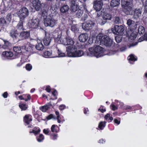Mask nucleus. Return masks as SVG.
Segmentation results:
<instances>
[{
    "instance_id": "obj_1",
    "label": "nucleus",
    "mask_w": 147,
    "mask_h": 147,
    "mask_svg": "<svg viewBox=\"0 0 147 147\" xmlns=\"http://www.w3.org/2000/svg\"><path fill=\"white\" fill-rule=\"evenodd\" d=\"M103 48L99 46H97L90 48L87 55L90 57L95 56L97 58H99L103 56Z\"/></svg>"
},
{
    "instance_id": "obj_2",
    "label": "nucleus",
    "mask_w": 147,
    "mask_h": 147,
    "mask_svg": "<svg viewBox=\"0 0 147 147\" xmlns=\"http://www.w3.org/2000/svg\"><path fill=\"white\" fill-rule=\"evenodd\" d=\"M112 40L107 35L103 36L102 34H99L96 37V43L103 44L106 46L109 47L111 45Z\"/></svg>"
},
{
    "instance_id": "obj_3",
    "label": "nucleus",
    "mask_w": 147,
    "mask_h": 147,
    "mask_svg": "<svg viewBox=\"0 0 147 147\" xmlns=\"http://www.w3.org/2000/svg\"><path fill=\"white\" fill-rule=\"evenodd\" d=\"M67 56L69 57H80L83 54V52L81 50H78L75 45L66 47Z\"/></svg>"
},
{
    "instance_id": "obj_4",
    "label": "nucleus",
    "mask_w": 147,
    "mask_h": 147,
    "mask_svg": "<svg viewBox=\"0 0 147 147\" xmlns=\"http://www.w3.org/2000/svg\"><path fill=\"white\" fill-rule=\"evenodd\" d=\"M67 56L69 57H80L83 54V52L81 50H78L75 45L66 47Z\"/></svg>"
},
{
    "instance_id": "obj_5",
    "label": "nucleus",
    "mask_w": 147,
    "mask_h": 147,
    "mask_svg": "<svg viewBox=\"0 0 147 147\" xmlns=\"http://www.w3.org/2000/svg\"><path fill=\"white\" fill-rule=\"evenodd\" d=\"M127 24L131 28L130 32H128L127 34L130 38L131 39L134 40L136 38L137 35L133 32L131 30H134L136 28L137 24L134 21L129 19L127 20Z\"/></svg>"
},
{
    "instance_id": "obj_6",
    "label": "nucleus",
    "mask_w": 147,
    "mask_h": 147,
    "mask_svg": "<svg viewBox=\"0 0 147 147\" xmlns=\"http://www.w3.org/2000/svg\"><path fill=\"white\" fill-rule=\"evenodd\" d=\"M122 5L124 8V11L126 14L129 15L132 13L133 5L131 0H122Z\"/></svg>"
},
{
    "instance_id": "obj_7",
    "label": "nucleus",
    "mask_w": 147,
    "mask_h": 147,
    "mask_svg": "<svg viewBox=\"0 0 147 147\" xmlns=\"http://www.w3.org/2000/svg\"><path fill=\"white\" fill-rule=\"evenodd\" d=\"M57 52L55 54H52L51 51H46L43 53V55L45 58L49 57L55 58L56 57H63L65 56L64 53H62L61 51L59 49H57Z\"/></svg>"
},
{
    "instance_id": "obj_8",
    "label": "nucleus",
    "mask_w": 147,
    "mask_h": 147,
    "mask_svg": "<svg viewBox=\"0 0 147 147\" xmlns=\"http://www.w3.org/2000/svg\"><path fill=\"white\" fill-rule=\"evenodd\" d=\"M57 21L53 17L48 16L44 20V24L46 26L54 27L57 23Z\"/></svg>"
},
{
    "instance_id": "obj_9",
    "label": "nucleus",
    "mask_w": 147,
    "mask_h": 147,
    "mask_svg": "<svg viewBox=\"0 0 147 147\" xmlns=\"http://www.w3.org/2000/svg\"><path fill=\"white\" fill-rule=\"evenodd\" d=\"M40 20L38 18L32 19L28 22L27 26L30 28L36 29L40 25Z\"/></svg>"
},
{
    "instance_id": "obj_10",
    "label": "nucleus",
    "mask_w": 147,
    "mask_h": 147,
    "mask_svg": "<svg viewBox=\"0 0 147 147\" xmlns=\"http://www.w3.org/2000/svg\"><path fill=\"white\" fill-rule=\"evenodd\" d=\"M123 27L122 25H115L114 28L112 29V32L116 35H123Z\"/></svg>"
},
{
    "instance_id": "obj_11",
    "label": "nucleus",
    "mask_w": 147,
    "mask_h": 147,
    "mask_svg": "<svg viewBox=\"0 0 147 147\" xmlns=\"http://www.w3.org/2000/svg\"><path fill=\"white\" fill-rule=\"evenodd\" d=\"M95 24V23L93 21L90 20H88L83 23L82 28L85 30H88L92 29Z\"/></svg>"
},
{
    "instance_id": "obj_12",
    "label": "nucleus",
    "mask_w": 147,
    "mask_h": 147,
    "mask_svg": "<svg viewBox=\"0 0 147 147\" xmlns=\"http://www.w3.org/2000/svg\"><path fill=\"white\" fill-rule=\"evenodd\" d=\"M28 9L26 7H23L19 11L18 15L20 19L23 20L28 15Z\"/></svg>"
},
{
    "instance_id": "obj_13",
    "label": "nucleus",
    "mask_w": 147,
    "mask_h": 147,
    "mask_svg": "<svg viewBox=\"0 0 147 147\" xmlns=\"http://www.w3.org/2000/svg\"><path fill=\"white\" fill-rule=\"evenodd\" d=\"M74 42L73 39L70 37L67 36L65 37L64 39L63 45H68L67 47H71L73 46Z\"/></svg>"
},
{
    "instance_id": "obj_14",
    "label": "nucleus",
    "mask_w": 147,
    "mask_h": 147,
    "mask_svg": "<svg viewBox=\"0 0 147 147\" xmlns=\"http://www.w3.org/2000/svg\"><path fill=\"white\" fill-rule=\"evenodd\" d=\"M94 8L97 11H99L102 8L103 5L102 0H96L94 2Z\"/></svg>"
},
{
    "instance_id": "obj_15",
    "label": "nucleus",
    "mask_w": 147,
    "mask_h": 147,
    "mask_svg": "<svg viewBox=\"0 0 147 147\" xmlns=\"http://www.w3.org/2000/svg\"><path fill=\"white\" fill-rule=\"evenodd\" d=\"M24 121L26 125H28V128L31 127L32 125L30 124L32 121V117L30 115H26L24 118Z\"/></svg>"
},
{
    "instance_id": "obj_16",
    "label": "nucleus",
    "mask_w": 147,
    "mask_h": 147,
    "mask_svg": "<svg viewBox=\"0 0 147 147\" xmlns=\"http://www.w3.org/2000/svg\"><path fill=\"white\" fill-rule=\"evenodd\" d=\"M10 36L12 37L14 40L16 41H18L19 38V36L17 30L15 29L11 30L9 33Z\"/></svg>"
},
{
    "instance_id": "obj_17",
    "label": "nucleus",
    "mask_w": 147,
    "mask_h": 147,
    "mask_svg": "<svg viewBox=\"0 0 147 147\" xmlns=\"http://www.w3.org/2000/svg\"><path fill=\"white\" fill-rule=\"evenodd\" d=\"M33 7L37 11H39L41 8V3L39 0H34L32 1Z\"/></svg>"
},
{
    "instance_id": "obj_18",
    "label": "nucleus",
    "mask_w": 147,
    "mask_h": 147,
    "mask_svg": "<svg viewBox=\"0 0 147 147\" xmlns=\"http://www.w3.org/2000/svg\"><path fill=\"white\" fill-rule=\"evenodd\" d=\"M30 36V33L28 31H24L20 33L19 36L18 41L28 38Z\"/></svg>"
},
{
    "instance_id": "obj_19",
    "label": "nucleus",
    "mask_w": 147,
    "mask_h": 147,
    "mask_svg": "<svg viewBox=\"0 0 147 147\" xmlns=\"http://www.w3.org/2000/svg\"><path fill=\"white\" fill-rule=\"evenodd\" d=\"M70 9L71 11L75 12L78 9V5L74 0H72L70 3Z\"/></svg>"
},
{
    "instance_id": "obj_20",
    "label": "nucleus",
    "mask_w": 147,
    "mask_h": 147,
    "mask_svg": "<svg viewBox=\"0 0 147 147\" xmlns=\"http://www.w3.org/2000/svg\"><path fill=\"white\" fill-rule=\"evenodd\" d=\"M142 9H136L134 11L133 18L134 19H137L141 15Z\"/></svg>"
},
{
    "instance_id": "obj_21",
    "label": "nucleus",
    "mask_w": 147,
    "mask_h": 147,
    "mask_svg": "<svg viewBox=\"0 0 147 147\" xmlns=\"http://www.w3.org/2000/svg\"><path fill=\"white\" fill-rule=\"evenodd\" d=\"M88 35L87 34H82L79 37V40L82 42H85L88 39Z\"/></svg>"
},
{
    "instance_id": "obj_22",
    "label": "nucleus",
    "mask_w": 147,
    "mask_h": 147,
    "mask_svg": "<svg viewBox=\"0 0 147 147\" xmlns=\"http://www.w3.org/2000/svg\"><path fill=\"white\" fill-rule=\"evenodd\" d=\"M26 47L25 46H23L21 47H15L13 48V50L16 53H20L22 52L23 49H25Z\"/></svg>"
},
{
    "instance_id": "obj_23",
    "label": "nucleus",
    "mask_w": 147,
    "mask_h": 147,
    "mask_svg": "<svg viewBox=\"0 0 147 147\" xmlns=\"http://www.w3.org/2000/svg\"><path fill=\"white\" fill-rule=\"evenodd\" d=\"M35 48L37 50L42 51L44 49V46L42 42L39 40L37 41V43L36 45Z\"/></svg>"
},
{
    "instance_id": "obj_24",
    "label": "nucleus",
    "mask_w": 147,
    "mask_h": 147,
    "mask_svg": "<svg viewBox=\"0 0 147 147\" xmlns=\"http://www.w3.org/2000/svg\"><path fill=\"white\" fill-rule=\"evenodd\" d=\"M65 36L60 35H58V37L55 38V42L59 44H62L63 45V42Z\"/></svg>"
},
{
    "instance_id": "obj_25",
    "label": "nucleus",
    "mask_w": 147,
    "mask_h": 147,
    "mask_svg": "<svg viewBox=\"0 0 147 147\" xmlns=\"http://www.w3.org/2000/svg\"><path fill=\"white\" fill-rule=\"evenodd\" d=\"M127 59L130 64H133L134 62L137 60V58L134 55L131 54L128 57Z\"/></svg>"
},
{
    "instance_id": "obj_26",
    "label": "nucleus",
    "mask_w": 147,
    "mask_h": 147,
    "mask_svg": "<svg viewBox=\"0 0 147 147\" xmlns=\"http://www.w3.org/2000/svg\"><path fill=\"white\" fill-rule=\"evenodd\" d=\"M51 41V37L47 36H45L43 40L45 45L47 46L50 44Z\"/></svg>"
},
{
    "instance_id": "obj_27",
    "label": "nucleus",
    "mask_w": 147,
    "mask_h": 147,
    "mask_svg": "<svg viewBox=\"0 0 147 147\" xmlns=\"http://www.w3.org/2000/svg\"><path fill=\"white\" fill-rule=\"evenodd\" d=\"M3 56L6 57H11L13 55V54L11 51H5L2 53Z\"/></svg>"
},
{
    "instance_id": "obj_28",
    "label": "nucleus",
    "mask_w": 147,
    "mask_h": 147,
    "mask_svg": "<svg viewBox=\"0 0 147 147\" xmlns=\"http://www.w3.org/2000/svg\"><path fill=\"white\" fill-rule=\"evenodd\" d=\"M102 18L105 20H110L112 18V16L109 13H105L102 15Z\"/></svg>"
},
{
    "instance_id": "obj_29",
    "label": "nucleus",
    "mask_w": 147,
    "mask_h": 147,
    "mask_svg": "<svg viewBox=\"0 0 147 147\" xmlns=\"http://www.w3.org/2000/svg\"><path fill=\"white\" fill-rule=\"evenodd\" d=\"M120 0H112L111 6L113 7H116L120 4Z\"/></svg>"
},
{
    "instance_id": "obj_30",
    "label": "nucleus",
    "mask_w": 147,
    "mask_h": 147,
    "mask_svg": "<svg viewBox=\"0 0 147 147\" xmlns=\"http://www.w3.org/2000/svg\"><path fill=\"white\" fill-rule=\"evenodd\" d=\"M12 16L11 13H9L6 16L5 19L7 21V23L8 24L10 23L11 20Z\"/></svg>"
},
{
    "instance_id": "obj_31",
    "label": "nucleus",
    "mask_w": 147,
    "mask_h": 147,
    "mask_svg": "<svg viewBox=\"0 0 147 147\" xmlns=\"http://www.w3.org/2000/svg\"><path fill=\"white\" fill-rule=\"evenodd\" d=\"M69 9V6L67 5H65L61 7L60 11L64 13L67 11Z\"/></svg>"
},
{
    "instance_id": "obj_32",
    "label": "nucleus",
    "mask_w": 147,
    "mask_h": 147,
    "mask_svg": "<svg viewBox=\"0 0 147 147\" xmlns=\"http://www.w3.org/2000/svg\"><path fill=\"white\" fill-rule=\"evenodd\" d=\"M106 122L105 121H101L98 124V127L101 130L103 129L106 125Z\"/></svg>"
},
{
    "instance_id": "obj_33",
    "label": "nucleus",
    "mask_w": 147,
    "mask_h": 147,
    "mask_svg": "<svg viewBox=\"0 0 147 147\" xmlns=\"http://www.w3.org/2000/svg\"><path fill=\"white\" fill-rule=\"evenodd\" d=\"M34 47V46L33 47L29 46L28 48V50H27V51L29 52L31 54H33L35 53L36 52Z\"/></svg>"
},
{
    "instance_id": "obj_34",
    "label": "nucleus",
    "mask_w": 147,
    "mask_h": 147,
    "mask_svg": "<svg viewBox=\"0 0 147 147\" xmlns=\"http://www.w3.org/2000/svg\"><path fill=\"white\" fill-rule=\"evenodd\" d=\"M40 12L42 16H43L44 17H47L48 16H47L48 15L47 11L44 8L42 9L41 10Z\"/></svg>"
},
{
    "instance_id": "obj_35",
    "label": "nucleus",
    "mask_w": 147,
    "mask_h": 147,
    "mask_svg": "<svg viewBox=\"0 0 147 147\" xmlns=\"http://www.w3.org/2000/svg\"><path fill=\"white\" fill-rule=\"evenodd\" d=\"M40 131V129L38 127H35L34 129L32 130V131H30V133H33L35 134H37L39 133Z\"/></svg>"
},
{
    "instance_id": "obj_36",
    "label": "nucleus",
    "mask_w": 147,
    "mask_h": 147,
    "mask_svg": "<svg viewBox=\"0 0 147 147\" xmlns=\"http://www.w3.org/2000/svg\"><path fill=\"white\" fill-rule=\"evenodd\" d=\"M105 119L108 121L109 122H111L113 120V118L110 117V115L109 114H107L105 117Z\"/></svg>"
},
{
    "instance_id": "obj_37",
    "label": "nucleus",
    "mask_w": 147,
    "mask_h": 147,
    "mask_svg": "<svg viewBox=\"0 0 147 147\" xmlns=\"http://www.w3.org/2000/svg\"><path fill=\"white\" fill-rule=\"evenodd\" d=\"M36 139L38 142H41L44 140V137L42 134H40L38 136L36 137Z\"/></svg>"
},
{
    "instance_id": "obj_38",
    "label": "nucleus",
    "mask_w": 147,
    "mask_h": 147,
    "mask_svg": "<svg viewBox=\"0 0 147 147\" xmlns=\"http://www.w3.org/2000/svg\"><path fill=\"white\" fill-rule=\"evenodd\" d=\"M138 32L140 34H143L145 32V29L142 26H140L138 28Z\"/></svg>"
},
{
    "instance_id": "obj_39",
    "label": "nucleus",
    "mask_w": 147,
    "mask_h": 147,
    "mask_svg": "<svg viewBox=\"0 0 147 147\" xmlns=\"http://www.w3.org/2000/svg\"><path fill=\"white\" fill-rule=\"evenodd\" d=\"M49 108L48 105H45L40 108V109L43 112H46Z\"/></svg>"
},
{
    "instance_id": "obj_40",
    "label": "nucleus",
    "mask_w": 147,
    "mask_h": 147,
    "mask_svg": "<svg viewBox=\"0 0 147 147\" xmlns=\"http://www.w3.org/2000/svg\"><path fill=\"white\" fill-rule=\"evenodd\" d=\"M4 45H3V47L5 49H7L8 47L10 46L11 44L7 41L6 40H4Z\"/></svg>"
},
{
    "instance_id": "obj_41",
    "label": "nucleus",
    "mask_w": 147,
    "mask_h": 147,
    "mask_svg": "<svg viewBox=\"0 0 147 147\" xmlns=\"http://www.w3.org/2000/svg\"><path fill=\"white\" fill-rule=\"evenodd\" d=\"M0 23H1L4 26L8 25V24L7 23L5 18H0Z\"/></svg>"
},
{
    "instance_id": "obj_42",
    "label": "nucleus",
    "mask_w": 147,
    "mask_h": 147,
    "mask_svg": "<svg viewBox=\"0 0 147 147\" xmlns=\"http://www.w3.org/2000/svg\"><path fill=\"white\" fill-rule=\"evenodd\" d=\"M19 107L22 110H25L27 108V106L24 103L20 104L19 105Z\"/></svg>"
},
{
    "instance_id": "obj_43",
    "label": "nucleus",
    "mask_w": 147,
    "mask_h": 147,
    "mask_svg": "<svg viewBox=\"0 0 147 147\" xmlns=\"http://www.w3.org/2000/svg\"><path fill=\"white\" fill-rule=\"evenodd\" d=\"M17 28L19 30L23 29V22L21 21L19 22L17 26Z\"/></svg>"
},
{
    "instance_id": "obj_44",
    "label": "nucleus",
    "mask_w": 147,
    "mask_h": 147,
    "mask_svg": "<svg viewBox=\"0 0 147 147\" xmlns=\"http://www.w3.org/2000/svg\"><path fill=\"white\" fill-rule=\"evenodd\" d=\"M58 126L55 125H53L51 127V131L53 132H57V128Z\"/></svg>"
},
{
    "instance_id": "obj_45",
    "label": "nucleus",
    "mask_w": 147,
    "mask_h": 147,
    "mask_svg": "<svg viewBox=\"0 0 147 147\" xmlns=\"http://www.w3.org/2000/svg\"><path fill=\"white\" fill-rule=\"evenodd\" d=\"M114 22L115 24H119L121 22V19L118 17H115Z\"/></svg>"
},
{
    "instance_id": "obj_46",
    "label": "nucleus",
    "mask_w": 147,
    "mask_h": 147,
    "mask_svg": "<svg viewBox=\"0 0 147 147\" xmlns=\"http://www.w3.org/2000/svg\"><path fill=\"white\" fill-rule=\"evenodd\" d=\"M77 11L76 15L78 18H79L80 17L82 16L83 13V11L80 9H79Z\"/></svg>"
},
{
    "instance_id": "obj_47",
    "label": "nucleus",
    "mask_w": 147,
    "mask_h": 147,
    "mask_svg": "<svg viewBox=\"0 0 147 147\" xmlns=\"http://www.w3.org/2000/svg\"><path fill=\"white\" fill-rule=\"evenodd\" d=\"M26 68L27 71H30L32 68V65L30 64H27L26 66Z\"/></svg>"
},
{
    "instance_id": "obj_48",
    "label": "nucleus",
    "mask_w": 147,
    "mask_h": 147,
    "mask_svg": "<svg viewBox=\"0 0 147 147\" xmlns=\"http://www.w3.org/2000/svg\"><path fill=\"white\" fill-rule=\"evenodd\" d=\"M115 39L116 42L119 43L121 42L122 40V37L121 36H117L115 37Z\"/></svg>"
},
{
    "instance_id": "obj_49",
    "label": "nucleus",
    "mask_w": 147,
    "mask_h": 147,
    "mask_svg": "<svg viewBox=\"0 0 147 147\" xmlns=\"http://www.w3.org/2000/svg\"><path fill=\"white\" fill-rule=\"evenodd\" d=\"M55 114L56 115H57V122L59 123H60L61 122V121L60 120V116L59 115V112L57 111H55Z\"/></svg>"
},
{
    "instance_id": "obj_50",
    "label": "nucleus",
    "mask_w": 147,
    "mask_h": 147,
    "mask_svg": "<svg viewBox=\"0 0 147 147\" xmlns=\"http://www.w3.org/2000/svg\"><path fill=\"white\" fill-rule=\"evenodd\" d=\"M71 30L73 32H75L78 31V28L76 25H73L71 27Z\"/></svg>"
},
{
    "instance_id": "obj_51",
    "label": "nucleus",
    "mask_w": 147,
    "mask_h": 147,
    "mask_svg": "<svg viewBox=\"0 0 147 147\" xmlns=\"http://www.w3.org/2000/svg\"><path fill=\"white\" fill-rule=\"evenodd\" d=\"M97 21L101 25H103L105 23V22H103L101 19L99 18H98Z\"/></svg>"
},
{
    "instance_id": "obj_52",
    "label": "nucleus",
    "mask_w": 147,
    "mask_h": 147,
    "mask_svg": "<svg viewBox=\"0 0 147 147\" xmlns=\"http://www.w3.org/2000/svg\"><path fill=\"white\" fill-rule=\"evenodd\" d=\"M123 109L127 110L128 109H131V107L128 105H125L123 107L121 108Z\"/></svg>"
},
{
    "instance_id": "obj_53",
    "label": "nucleus",
    "mask_w": 147,
    "mask_h": 147,
    "mask_svg": "<svg viewBox=\"0 0 147 147\" xmlns=\"http://www.w3.org/2000/svg\"><path fill=\"white\" fill-rule=\"evenodd\" d=\"M117 50L116 51H113L111 50L109 51V55H113L115 54L117 52Z\"/></svg>"
},
{
    "instance_id": "obj_54",
    "label": "nucleus",
    "mask_w": 147,
    "mask_h": 147,
    "mask_svg": "<svg viewBox=\"0 0 147 147\" xmlns=\"http://www.w3.org/2000/svg\"><path fill=\"white\" fill-rule=\"evenodd\" d=\"M144 5L145 9V12L147 13V0L145 1L144 4Z\"/></svg>"
},
{
    "instance_id": "obj_55",
    "label": "nucleus",
    "mask_w": 147,
    "mask_h": 147,
    "mask_svg": "<svg viewBox=\"0 0 147 147\" xmlns=\"http://www.w3.org/2000/svg\"><path fill=\"white\" fill-rule=\"evenodd\" d=\"M138 44L137 42H134L132 43L129 46V48H130L132 47H134L136 45Z\"/></svg>"
},
{
    "instance_id": "obj_56",
    "label": "nucleus",
    "mask_w": 147,
    "mask_h": 147,
    "mask_svg": "<svg viewBox=\"0 0 147 147\" xmlns=\"http://www.w3.org/2000/svg\"><path fill=\"white\" fill-rule=\"evenodd\" d=\"M111 106L112 107V109L113 111H115V110L117 109V107L113 104H111Z\"/></svg>"
},
{
    "instance_id": "obj_57",
    "label": "nucleus",
    "mask_w": 147,
    "mask_h": 147,
    "mask_svg": "<svg viewBox=\"0 0 147 147\" xmlns=\"http://www.w3.org/2000/svg\"><path fill=\"white\" fill-rule=\"evenodd\" d=\"M65 106L64 105H61L59 106V109L61 110H62L65 108Z\"/></svg>"
},
{
    "instance_id": "obj_58",
    "label": "nucleus",
    "mask_w": 147,
    "mask_h": 147,
    "mask_svg": "<svg viewBox=\"0 0 147 147\" xmlns=\"http://www.w3.org/2000/svg\"><path fill=\"white\" fill-rule=\"evenodd\" d=\"M46 90L48 92H49L51 91V88L49 86H47L46 87Z\"/></svg>"
},
{
    "instance_id": "obj_59",
    "label": "nucleus",
    "mask_w": 147,
    "mask_h": 147,
    "mask_svg": "<svg viewBox=\"0 0 147 147\" xmlns=\"http://www.w3.org/2000/svg\"><path fill=\"white\" fill-rule=\"evenodd\" d=\"M49 129H44L43 130V132L46 134H47L49 133Z\"/></svg>"
},
{
    "instance_id": "obj_60",
    "label": "nucleus",
    "mask_w": 147,
    "mask_h": 147,
    "mask_svg": "<svg viewBox=\"0 0 147 147\" xmlns=\"http://www.w3.org/2000/svg\"><path fill=\"white\" fill-rule=\"evenodd\" d=\"M105 142V140L102 139L99 140L98 141V142L100 143L103 144Z\"/></svg>"
},
{
    "instance_id": "obj_61",
    "label": "nucleus",
    "mask_w": 147,
    "mask_h": 147,
    "mask_svg": "<svg viewBox=\"0 0 147 147\" xmlns=\"http://www.w3.org/2000/svg\"><path fill=\"white\" fill-rule=\"evenodd\" d=\"M53 117V115L52 114H51L47 116V119L48 120H50Z\"/></svg>"
},
{
    "instance_id": "obj_62",
    "label": "nucleus",
    "mask_w": 147,
    "mask_h": 147,
    "mask_svg": "<svg viewBox=\"0 0 147 147\" xmlns=\"http://www.w3.org/2000/svg\"><path fill=\"white\" fill-rule=\"evenodd\" d=\"M126 47H123L121 48L120 49V51L121 52H123V51H125L126 50Z\"/></svg>"
},
{
    "instance_id": "obj_63",
    "label": "nucleus",
    "mask_w": 147,
    "mask_h": 147,
    "mask_svg": "<svg viewBox=\"0 0 147 147\" xmlns=\"http://www.w3.org/2000/svg\"><path fill=\"white\" fill-rule=\"evenodd\" d=\"M3 96L4 98H6L7 96V92H5L3 94Z\"/></svg>"
},
{
    "instance_id": "obj_64",
    "label": "nucleus",
    "mask_w": 147,
    "mask_h": 147,
    "mask_svg": "<svg viewBox=\"0 0 147 147\" xmlns=\"http://www.w3.org/2000/svg\"><path fill=\"white\" fill-rule=\"evenodd\" d=\"M114 121L115 123L117 124L118 125L120 123V121H118L117 119H115Z\"/></svg>"
}]
</instances>
